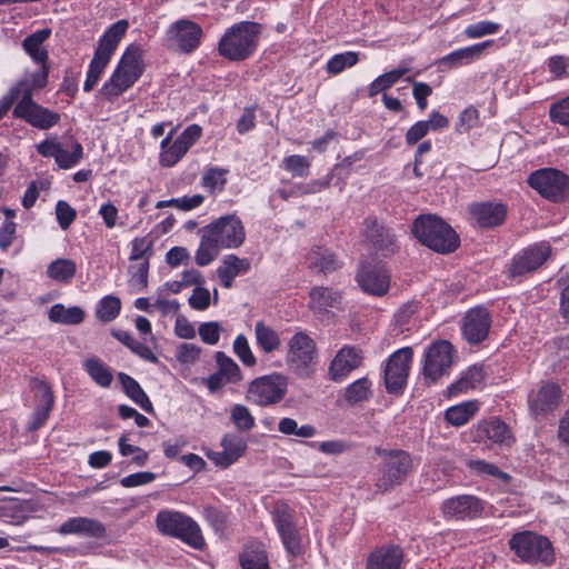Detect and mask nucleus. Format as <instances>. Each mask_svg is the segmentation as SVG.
Masks as SVG:
<instances>
[{
    "label": "nucleus",
    "instance_id": "nucleus-1",
    "mask_svg": "<svg viewBox=\"0 0 569 569\" xmlns=\"http://www.w3.org/2000/svg\"><path fill=\"white\" fill-rule=\"evenodd\" d=\"M200 244L194 261L200 267L210 264L219 254L220 249L239 248L246 239L242 221L236 214H227L212 221L199 230Z\"/></svg>",
    "mask_w": 569,
    "mask_h": 569
},
{
    "label": "nucleus",
    "instance_id": "nucleus-27",
    "mask_svg": "<svg viewBox=\"0 0 569 569\" xmlns=\"http://www.w3.org/2000/svg\"><path fill=\"white\" fill-rule=\"evenodd\" d=\"M339 166H336L330 173H328L322 179H313L309 182H298L293 183L289 188H280L277 190L278 196L282 200H288L292 197H301L307 194H313L321 192L330 187L332 177L335 172L338 170Z\"/></svg>",
    "mask_w": 569,
    "mask_h": 569
},
{
    "label": "nucleus",
    "instance_id": "nucleus-62",
    "mask_svg": "<svg viewBox=\"0 0 569 569\" xmlns=\"http://www.w3.org/2000/svg\"><path fill=\"white\" fill-rule=\"evenodd\" d=\"M278 533L289 555L297 557L301 553L300 537L296 526L278 531Z\"/></svg>",
    "mask_w": 569,
    "mask_h": 569
},
{
    "label": "nucleus",
    "instance_id": "nucleus-29",
    "mask_svg": "<svg viewBox=\"0 0 569 569\" xmlns=\"http://www.w3.org/2000/svg\"><path fill=\"white\" fill-rule=\"evenodd\" d=\"M251 262L248 258H239L236 254H227L217 268V276L224 288H231L234 278L249 272Z\"/></svg>",
    "mask_w": 569,
    "mask_h": 569
},
{
    "label": "nucleus",
    "instance_id": "nucleus-5",
    "mask_svg": "<svg viewBox=\"0 0 569 569\" xmlns=\"http://www.w3.org/2000/svg\"><path fill=\"white\" fill-rule=\"evenodd\" d=\"M412 232L419 242L439 253L453 252L460 244L457 232L435 214L417 218L412 224Z\"/></svg>",
    "mask_w": 569,
    "mask_h": 569
},
{
    "label": "nucleus",
    "instance_id": "nucleus-64",
    "mask_svg": "<svg viewBox=\"0 0 569 569\" xmlns=\"http://www.w3.org/2000/svg\"><path fill=\"white\" fill-rule=\"evenodd\" d=\"M549 117L555 123L569 128V97L552 103L549 109Z\"/></svg>",
    "mask_w": 569,
    "mask_h": 569
},
{
    "label": "nucleus",
    "instance_id": "nucleus-14",
    "mask_svg": "<svg viewBox=\"0 0 569 569\" xmlns=\"http://www.w3.org/2000/svg\"><path fill=\"white\" fill-rule=\"evenodd\" d=\"M18 99L12 111L14 118L21 119L39 130H48L59 123L61 117L58 112L38 104L29 94Z\"/></svg>",
    "mask_w": 569,
    "mask_h": 569
},
{
    "label": "nucleus",
    "instance_id": "nucleus-16",
    "mask_svg": "<svg viewBox=\"0 0 569 569\" xmlns=\"http://www.w3.org/2000/svg\"><path fill=\"white\" fill-rule=\"evenodd\" d=\"M551 247L547 242L529 246L517 253L509 266L510 278L523 277L536 271L550 256Z\"/></svg>",
    "mask_w": 569,
    "mask_h": 569
},
{
    "label": "nucleus",
    "instance_id": "nucleus-44",
    "mask_svg": "<svg viewBox=\"0 0 569 569\" xmlns=\"http://www.w3.org/2000/svg\"><path fill=\"white\" fill-rule=\"evenodd\" d=\"M242 569H270L268 556L261 546H248L240 553Z\"/></svg>",
    "mask_w": 569,
    "mask_h": 569
},
{
    "label": "nucleus",
    "instance_id": "nucleus-9",
    "mask_svg": "<svg viewBox=\"0 0 569 569\" xmlns=\"http://www.w3.org/2000/svg\"><path fill=\"white\" fill-rule=\"evenodd\" d=\"M203 30L197 22L182 18L172 22L164 33L167 49L181 54L193 53L201 44Z\"/></svg>",
    "mask_w": 569,
    "mask_h": 569
},
{
    "label": "nucleus",
    "instance_id": "nucleus-54",
    "mask_svg": "<svg viewBox=\"0 0 569 569\" xmlns=\"http://www.w3.org/2000/svg\"><path fill=\"white\" fill-rule=\"evenodd\" d=\"M233 353L246 367H253L257 363V358L253 355L248 339L244 335H238L232 343Z\"/></svg>",
    "mask_w": 569,
    "mask_h": 569
},
{
    "label": "nucleus",
    "instance_id": "nucleus-13",
    "mask_svg": "<svg viewBox=\"0 0 569 569\" xmlns=\"http://www.w3.org/2000/svg\"><path fill=\"white\" fill-rule=\"evenodd\" d=\"M412 356V349L410 347H405L395 351L388 358L383 378L386 389L389 393L398 395L402 392L407 385Z\"/></svg>",
    "mask_w": 569,
    "mask_h": 569
},
{
    "label": "nucleus",
    "instance_id": "nucleus-53",
    "mask_svg": "<svg viewBox=\"0 0 569 569\" xmlns=\"http://www.w3.org/2000/svg\"><path fill=\"white\" fill-rule=\"evenodd\" d=\"M358 60V53L353 51L335 54L327 62V71L331 74H338L345 69L353 67Z\"/></svg>",
    "mask_w": 569,
    "mask_h": 569
},
{
    "label": "nucleus",
    "instance_id": "nucleus-41",
    "mask_svg": "<svg viewBox=\"0 0 569 569\" xmlns=\"http://www.w3.org/2000/svg\"><path fill=\"white\" fill-rule=\"evenodd\" d=\"M84 319L80 307H64L62 303L53 305L49 310V320L56 323L79 325Z\"/></svg>",
    "mask_w": 569,
    "mask_h": 569
},
{
    "label": "nucleus",
    "instance_id": "nucleus-10",
    "mask_svg": "<svg viewBox=\"0 0 569 569\" xmlns=\"http://www.w3.org/2000/svg\"><path fill=\"white\" fill-rule=\"evenodd\" d=\"M288 389V378L282 373H270L253 379L247 390V399L259 407L280 402Z\"/></svg>",
    "mask_w": 569,
    "mask_h": 569
},
{
    "label": "nucleus",
    "instance_id": "nucleus-8",
    "mask_svg": "<svg viewBox=\"0 0 569 569\" xmlns=\"http://www.w3.org/2000/svg\"><path fill=\"white\" fill-rule=\"evenodd\" d=\"M317 358V345L307 332L298 331L288 340L286 363L296 376L310 377L315 371Z\"/></svg>",
    "mask_w": 569,
    "mask_h": 569
},
{
    "label": "nucleus",
    "instance_id": "nucleus-47",
    "mask_svg": "<svg viewBox=\"0 0 569 569\" xmlns=\"http://www.w3.org/2000/svg\"><path fill=\"white\" fill-rule=\"evenodd\" d=\"M214 359L218 366V371L224 377L229 383H238L242 380V373L236 361L227 356L223 351H217Z\"/></svg>",
    "mask_w": 569,
    "mask_h": 569
},
{
    "label": "nucleus",
    "instance_id": "nucleus-25",
    "mask_svg": "<svg viewBox=\"0 0 569 569\" xmlns=\"http://www.w3.org/2000/svg\"><path fill=\"white\" fill-rule=\"evenodd\" d=\"M365 239L375 249L381 251L383 254H390L395 251V236L389 229L379 224L375 219L365 220Z\"/></svg>",
    "mask_w": 569,
    "mask_h": 569
},
{
    "label": "nucleus",
    "instance_id": "nucleus-19",
    "mask_svg": "<svg viewBox=\"0 0 569 569\" xmlns=\"http://www.w3.org/2000/svg\"><path fill=\"white\" fill-rule=\"evenodd\" d=\"M491 316L487 308L476 307L468 310L463 317L461 332L471 345L482 342L489 335Z\"/></svg>",
    "mask_w": 569,
    "mask_h": 569
},
{
    "label": "nucleus",
    "instance_id": "nucleus-39",
    "mask_svg": "<svg viewBox=\"0 0 569 569\" xmlns=\"http://www.w3.org/2000/svg\"><path fill=\"white\" fill-rule=\"evenodd\" d=\"M77 272V264L71 259L58 258L47 268V276L59 283H70Z\"/></svg>",
    "mask_w": 569,
    "mask_h": 569
},
{
    "label": "nucleus",
    "instance_id": "nucleus-20",
    "mask_svg": "<svg viewBox=\"0 0 569 569\" xmlns=\"http://www.w3.org/2000/svg\"><path fill=\"white\" fill-rule=\"evenodd\" d=\"M356 279L365 292L378 297L387 293L390 286V274L380 263L361 264Z\"/></svg>",
    "mask_w": 569,
    "mask_h": 569
},
{
    "label": "nucleus",
    "instance_id": "nucleus-58",
    "mask_svg": "<svg viewBox=\"0 0 569 569\" xmlns=\"http://www.w3.org/2000/svg\"><path fill=\"white\" fill-rule=\"evenodd\" d=\"M149 267L150 261H140L129 267L130 283L138 291L144 290L148 287Z\"/></svg>",
    "mask_w": 569,
    "mask_h": 569
},
{
    "label": "nucleus",
    "instance_id": "nucleus-40",
    "mask_svg": "<svg viewBox=\"0 0 569 569\" xmlns=\"http://www.w3.org/2000/svg\"><path fill=\"white\" fill-rule=\"evenodd\" d=\"M83 369L100 387L109 388L113 380L111 369L99 358L92 357L84 361Z\"/></svg>",
    "mask_w": 569,
    "mask_h": 569
},
{
    "label": "nucleus",
    "instance_id": "nucleus-56",
    "mask_svg": "<svg viewBox=\"0 0 569 569\" xmlns=\"http://www.w3.org/2000/svg\"><path fill=\"white\" fill-rule=\"evenodd\" d=\"M371 382L367 378H360L350 383L346 389V400L350 403H357L368 399Z\"/></svg>",
    "mask_w": 569,
    "mask_h": 569
},
{
    "label": "nucleus",
    "instance_id": "nucleus-34",
    "mask_svg": "<svg viewBox=\"0 0 569 569\" xmlns=\"http://www.w3.org/2000/svg\"><path fill=\"white\" fill-rule=\"evenodd\" d=\"M309 306L313 311L323 312L329 308H339L341 295L339 291L328 287H315L310 290Z\"/></svg>",
    "mask_w": 569,
    "mask_h": 569
},
{
    "label": "nucleus",
    "instance_id": "nucleus-35",
    "mask_svg": "<svg viewBox=\"0 0 569 569\" xmlns=\"http://www.w3.org/2000/svg\"><path fill=\"white\" fill-rule=\"evenodd\" d=\"M479 438H487L500 446H510L512 437L507 425L499 419H491L481 423L477 430Z\"/></svg>",
    "mask_w": 569,
    "mask_h": 569
},
{
    "label": "nucleus",
    "instance_id": "nucleus-46",
    "mask_svg": "<svg viewBox=\"0 0 569 569\" xmlns=\"http://www.w3.org/2000/svg\"><path fill=\"white\" fill-rule=\"evenodd\" d=\"M154 241L151 236L134 237L130 242L129 260L131 262L150 261Z\"/></svg>",
    "mask_w": 569,
    "mask_h": 569
},
{
    "label": "nucleus",
    "instance_id": "nucleus-24",
    "mask_svg": "<svg viewBox=\"0 0 569 569\" xmlns=\"http://www.w3.org/2000/svg\"><path fill=\"white\" fill-rule=\"evenodd\" d=\"M51 36V29L44 28L34 31L22 40V49L38 66L49 64V51L46 42Z\"/></svg>",
    "mask_w": 569,
    "mask_h": 569
},
{
    "label": "nucleus",
    "instance_id": "nucleus-57",
    "mask_svg": "<svg viewBox=\"0 0 569 569\" xmlns=\"http://www.w3.org/2000/svg\"><path fill=\"white\" fill-rule=\"evenodd\" d=\"M221 446L228 456L236 462L247 450V442L238 435L227 433L221 440Z\"/></svg>",
    "mask_w": 569,
    "mask_h": 569
},
{
    "label": "nucleus",
    "instance_id": "nucleus-6",
    "mask_svg": "<svg viewBox=\"0 0 569 569\" xmlns=\"http://www.w3.org/2000/svg\"><path fill=\"white\" fill-rule=\"evenodd\" d=\"M154 522L160 533L177 538L196 550L206 545L200 526L186 513L163 509L156 515Z\"/></svg>",
    "mask_w": 569,
    "mask_h": 569
},
{
    "label": "nucleus",
    "instance_id": "nucleus-48",
    "mask_svg": "<svg viewBox=\"0 0 569 569\" xmlns=\"http://www.w3.org/2000/svg\"><path fill=\"white\" fill-rule=\"evenodd\" d=\"M467 467L476 475L482 478H497L503 481L510 479L509 475L500 470L493 463L480 459H469L466 461Z\"/></svg>",
    "mask_w": 569,
    "mask_h": 569
},
{
    "label": "nucleus",
    "instance_id": "nucleus-59",
    "mask_svg": "<svg viewBox=\"0 0 569 569\" xmlns=\"http://www.w3.org/2000/svg\"><path fill=\"white\" fill-rule=\"evenodd\" d=\"M127 440L128 438L126 435H122L119 438L118 446L120 455L123 457L132 456L133 463L140 467L144 466L148 460V452L140 447L129 445Z\"/></svg>",
    "mask_w": 569,
    "mask_h": 569
},
{
    "label": "nucleus",
    "instance_id": "nucleus-63",
    "mask_svg": "<svg viewBox=\"0 0 569 569\" xmlns=\"http://www.w3.org/2000/svg\"><path fill=\"white\" fill-rule=\"evenodd\" d=\"M272 519L277 531H281L295 526L293 511L286 503H277L272 512Z\"/></svg>",
    "mask_w": 569,
    "mask_h": 569
},
{
    "label": "nucleus",
    "instance_id": "nucleus-28",
    "mask_svg": "<svg viewBox=\"0 0 569 569\" xmlns=\"http://www.w3.org/2000/svg\"><path fill=\"white\" fill-rule=\"evenodd\" d=\"M403 552L398 546L377 548L368 559L366 569H400Z\"/></svg>",
    "mask_w": 569,
    "mask_h": 569
},
{
    "label": "nucleus",
    "instance_id": "nucleus-23",
    "mask_svg": "<svg viewBox=\"0 0 569 569\" xmlns=\"http://www.w3.org/2000/svg\"><path fill=\"white\" fill-rule=\"evenodd\" d=\"M56 531L62 536L78 535L94 539H102L106 536L104 525L88 517L69 518Z\"/></svg>",
    "mask_w": 569,
    "mask_h": 569
},
{
    "label": "nucleus",
    "instance_id": "nucleus-60",
    "mask_svg": "<svg viewBox=\"0 0 569 569\" xmlns=\"http://www.w3.org/2000/svg\"><path fill=\"white\" fill-rule=\"evenodd\" d=\"M501 26L492 21H478L466 27L465 34L469 39H478L485 36L495 34L500 30Z\"/></svg>",
    "mask_w": 569,
    "mask_h": 569
},
{
    "label": "nucleus",
    "instance_id": "nucleus-49",
    "mask_svg": "<svg viewBox=\"0 0 569 569\" xmlns=\"http://www.w3.org/2000/svg\"><path fill=\"white\" fill-rule=\"evenodd\" d=\"M121 310V301L113 295L104 296L97 305L96 316L102 322L114 320Z\"/></svg>",
    "mask_w": 569,
    "mask_h": 569
},
{
    "label": "nucleus",
    "instance_id": "nucleus-51",
    "mask_svg": "<svg viewBox=\"0 0 569 569\" xmlns=\"http://www.w3.org/2000/svg\"><path fill=\"white\" fill-rule=\"evenodd\" d=\"M227 169L209 168L201 177V184L212 193L221 191L227 182Z\"/></svg>",
    "mask_w": 569,
    "mask_h": 569
},
{
    "label": "nucleus",
    "instance_id": "nucleus-55",
    "mask_svg": "<svg viewBox=\"0 0 569 569\" xmlns=\"http://www.w3.org/2000/svg\"><path fill=\"white\" fill-rule=\"evenodd\" d=\"M282 167L293 177L305 178L309 174L311 163L305 156L292 154L283 159Z\"/></svg>",
    "mask_w": 569,
    "mask_h": 569
},
{
    "label": "nucleus",
    "instance_id": "nucleus-43",
    "mask_svg": "<svg viewBox=\"0 0 569 569\" xmlns=\"http://www.w3.org/2000/svg\"><path fill=\"white\" fill-rule=\"evenodd\" d=\"M479 406L475 400L465 401L446 410V420L452 426L466 425L478 411Z\"/></svg>",
    "mask_w": 569,
    "mask_h": 569
},
{
    "label": "nucleus",
    "instance_id": "nucleus-7",
    "mask_svg": "<svg viewBox=\"0 0 569 569\" xmlns=\"http://www.w3.org/2000/svg\"><path fill=\"white\" fill-rule=\"evenodd\" d=\"M508 546L522 562L550 566L555 561L551 541L546 536L537 532L530 530L516 532L509 539Z\"/></svg>",
    "mask_w": 569,
    "mask_h": 569
},
{
    "label": "nucleus",
    "instance_id": "nucleus-4",
    "mask_svg": "<svg viewBox=\"0 0 569 569\" xmlns=\"http://www.w3.org/2000/svg\"><path fill=\"white\" fill-rule=\"evenodd\" d=\"M261 26L252 21H241L231 26L221 37L219 53L230 61H242L257 50Z\"/></svg>",
    "mask_w": 569,
    "mask_h": 569
},
{
    "label": "nucleus",
    "instance_id": "nucleus-36",
    "mask_svg": "<svg viewBox=\"0 0 569 569\" xmlns=\"http://www.w3.org/2000/svg\"><path fill=\"white\" fill-rule=\"evenodd\" d=\"M172 136L173 130L160 142L159 163L163 168L176 166L188 152L177 139L172 140Z\"/></svg>",
    "mask_w": 569,
    "mask_h": 569
},
{
    "label": "nucleus",
    "instance_id": "nucleus-18",
    "mask_svg": "<svg viewBox=\"0 0 569 569\" xmlns=\"http://www.w3.org/2000/svg\"><path fill=\"white\" fill-rule=\"evenodd\" d=\"M452 363V345L447 340L431 343L425 352L423 376L430 381L440 378Z\"/></svg>",
    "mask_w": 569,
    "mask_h": 569
},
{
    "label": "nucleus",
    "instance_id": "nucleus-30",
    "mask_svg": "<svg viewBox=\"0 0 569 569\" xmlns=\"http://www.w3.org/2000/svg\"><path fill=\"white\" fill-rule=\"evenodd\" d=\"M50 66H39V69L32 72H26L23 78L18 81L11 90L18 98L27 97L32 98L33 92L44 88L48 83Z\"/></svg>",
    "mask_w": 569,
    "mask_h": 569
},
{
    "label": "nucleus",
    "instance_id": "nucleus-45",
    "mask_svg": "<svg viewBox=\"0 0 569 569\" xmlns=\"http://www.w3.org/2000/svg\"><path fill=\"white\" fill-rule=\"evenodd\" d=\"M407 72H409L408 67H399L389 72L380 74L370 83L368 89L369 96L375 97L380 92H385L396 82H398Z\"/></svg>",
    "mask_w": 569,
    "mask_h": 569
},
{
    "label": "nucleus",
    "instance_id": "nucleus-37",
    "mask_svg": "<svg viewBox=\"0 0 569 569\" xmlns=\"http://www.w3.org/2000/svg\"><path fill=\"white\" fill-rule=\"evenodd\" d=\"M118 378L122 385L124 393L142 410L151 413L153 411L152 402L138 381L124 372H119Z\"/></svg>",
    "mask_w": 569,
    "mask_h": 569
},
{
    "label": "nucleus",
    "instance_id": "nucleus-21",
    "mask_svg": "<svg viewBox=\"0 0 569 569\" xmlns=\"http://www.w3.org/2000/svg\"><path fill=\"white\" fill-rule=\"evenodd\" d=\"M561 401V389L552 382L543 383L538 391L529 395V408L536 417L552 412Z\"/></svg>",
    "mask_w": 569,
    "mask_h": 569
},
{
    "label": "nucleus",
    "instance_id": "nucleus-11",
    "mask_svg": "<svg viewBox=\"0 0 569 569\" xmlns=\"http://www.w3.org/2000/svg\"><path fill=\"white\" fill-rule=\"evenodd\" d=\"M37 152L43 158H53L56 164L63 170L76 167L83 158V147L74 139L61 143L57 136H51L36 146Z\"/></svg>",
    "mask_w": 569,
    "mask_h": 569
},
{
    "label": "nucleus",
    "instance_id": "nucleus-12",
    "mask_svg": "<svg viewBox=\"0 0 569 569\" xmlns=\"http://www.w3.org/2000/svg\"><path fill=\"white\" fill-rule=\"evenodd\" d=\"M527 182L543 198L553 202L563 200L569 192L568 177L553 168H543L532 172Z\"/></svg>",
    "mask_w": 569,
    "mask_h": 569
},
{
    "label": "nucleus",
    "instance_id": "nucleus-26",
    "mask_svg": "<svg viewBox=\"0 0 569 569\" xmlns=\"http://www.w3.org/2000/svg\"><path fill=\"white\" fill-rule=\"evenodd\" d=\"M493 43V40H486L469 47L460 48L439 59V64L447 66L449 68L469 64L479 59L481 53Z\"/></svg>",
    "mask_w": 569,
    "mask_h": 569
},
{
    "label": "nucleus",
    "instance_id": "nucleus-38",
    "mask_svg": "<svg viewBox=\"0 0 569 569\" xmlns=\"http://www.w3.org/2000/svg\"><path fill=\"white\" fill-rule=\"evenodd\" d=\"M254 338L257 347L264 353H273L281 346L279 333L263 321L256 322Z\"/></svg>",
    "mask_w": 569,
    "mask_h": 569
},
{
    "label": "nucleus",
    "instance_id": "nucleus-61",
    "mask_svg": "<svg viewBox=\"0 0 569 569\" xmlns=\"http://www.w3.org/2000/svg\"><path fill=\"white\" fill-rule=\"evenodd\" d=\"M222 331L223 328L218 321L202 322L198 328L201 341L209 346H216L219 342Z\"/></svg>",
    "mask_w": 569,
    "mask_h": 569
},
{
    "label": "nucleus",
    "instance_id": "nucleus-33",
    "mask_svg": "<svg viewBox=\"0 0 569 569\" xmlns=\"http://www.w3.org/2000/svg\"><path fill=\"white\" fill-rule=\"evenodd\" d=\"M309 268L321 272L331 273L341 268V261L327 248L316 247L307 256Z\"/></svg>",
    "mask_w": 569,
    "mask_h": 569
},
{
    "label": "nucleus",
    "instance_id": "nucleus-31",
    "mask_svg": "<svg viewBox=\"0 0 569 569\" xmlns=\"http://www.w3.org/2000/svg\"><path fill=\"white\" fill-rule=\"evenodd\" d=\"M482 365H472L461 372L459 379L448 387L449 396H458L477 389L483 381Z\"/></svg>",
    "mask_w": 569,
    "mask_h": 569
},
{
    "label": "nucleus",
    "instance_id": "nucleus-42",
    "mask_svg": "<svg viewBox=\"0 0 569 569\" xmlns=\"http://www.w3.org/2000/svg\"><path fill=\"white\" fill-rule=\"evenodd\" d=\"M112 336L121 343H123L127 348H129L134 355L139 356L141 359L149 361L151 363L158 362V358L151 351V349L144 343L136 340L129 331L114 330L112 331Z\"/></svg>",
    "mask_w": 569,
    "mask_h": 569
},
{
    "label": "nucleus",
    "instance_id": "nucleus-32",
    "mask_svg": "<svg viewBox=\"0 0 569 569\" xmlns=\"http://www.w3.org/2000/svg\"><path fill=\"white\" fill-rule=\"evenodd\" d=\"M128 28L129 22L124 19L118 20L111 24L99 39L98 47L94 51L111 58Z\"/></svg>",
    "mask_w": 569,
    "mask_h": 569
},
{
    "label": "nucleus",
    "instance_id": "nucleus-22",
    "mask_svg": "<svg viewBox=\"0 0 569 569\" xmlns=\"http://www.w3.org/2000/svg\"><path fill=\"white\" fill-rule=\"evenodd\" d=\"M363 356L359 348L346 346L341 348L329 367V375L335 381H342L355 369L360 367Z\"/></svg>",
    "mask_w": 569,
    "mask_h": 569
},
{
    "label": "nucleus",
    "instance_id": "nucleus-2",
    "mask_svg": "<svg viewBox=\"0 0 569 569\" xmlns=\"http://www.w3.org/2000/svg\"><path fill=\"white\" fill-rule=\"evenodd\" d=\"M142 73L141 49L139 46L131 44L123 52L111 77L102 84L99 96L104 100L113 101L132 87Z\"/></svg>",
    "mask_w": 569,
    "mask_h": 569
},
{
    "label": "nucleus",
    "instance_id": "nucleus-15",
    "mask_svg": "<svg viewBox=\"0 0 569 569\" xmlns=\"http://www.w3.org/2000/svg\"><path fill=\"white\" fill-rule=\"evenodd\" d=\"M486 502L473 495H458L442 501L441 512L445 519L466 521L480 518Z\"/></svg>",
    "mask_w": 569,
    "mask_h": 569
},
{
    "label": "nucleus",
    "instance_id": "nucleus-17",
    "mask_svg": "<svg viewBox=\"0 0 569 569\" xmlns=\"http://www.w3.org/2000/svg\"><path fill=\"white\" fill-rule=\"evenodd\" d=\"M467 211L477 227L492 229L506 221L508 206L497 200L475 201L468 204Z\"/></svg>",
    "mask_w": 569,
    "mask_h": 569
},
{
    "label": "nucleus",
    "instance_id": "nucleus-52",
    "mask_svg": "<svg viewBox=\"0 0 569 569\" xmlns=\"http://www.w3.org/2000/svg\"><path fill=\"white\" fill-rule=\"evenodd\" d=\"M30 388L34 392L36 399L38 401V406L53 408L54 405V396L50 386L38 377H33L30 379Z\"/></svg>",
    "mask_w": 569,
    "mask_h": 569
},
{
    "label": "nucleus",
    "instance_id": "nucleus-50",
    "mask_svg": "<svg viewBox=\"0 0 569 569\" xmlns=\"http://www.w3.org/2000/svg\"><path fill=\"white\" fill-rule=\"evenodd\" d=\"M230 420L239 431H250L256 426V419L249 408L240 403L230 409Z\"/></svg>",
    "mask_w": 569,
    "mask_h": 569
},
{
    "label": "nucleus",
    "instance_id": "nucleus-3",
    "mask_svg": "<svg viewBox=\"0 0 569 569\" xmlns=\"http://www.w3.org/2000/svg\"><path fill=\"white\" fill-rule=\"evenodd\" d=\"M376 452L381 457L375 482L376 492L386 493L400 486L417 468L412 456L405 450L376 448Z\"/></svg>",
    "mask_w": 569,
    "mask_h": 569
}]
</instances>
